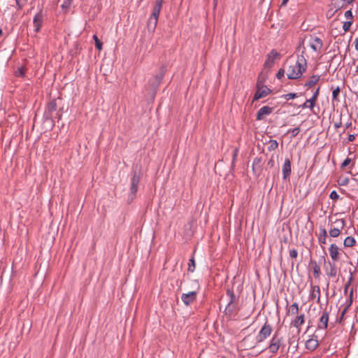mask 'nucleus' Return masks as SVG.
I'll use <instances>...</instances> for the list:
<instances>
[{"mask_svg": "<svg viewBox=\"0 0 358 358\" xmlns=\"http://www.w3.org/2000/svg\"><path fill=\"white\" fill-rule=\"evenodd\" d=\"M303 49H305L303 48ZM305 50H303L301 55L298 57L296 62H289V64L287 69V76L288 79L295 80L301 77L303 72L307 69V62L303 54Z\"/></svg>", "mask_w": 358, "mask_h": 358, "instance_id": "1", "label": "nucleus"}, {"mask_svg": "<svg viewBox=\"0 0 358 358\" xmlns=\"http://www.w3.org/2000/svg\"><path fill=\"white\" fill-rule=\"evenodd\" d=\"M282 337L278 336L277 331L275 332L265 350H268L272 355L276 354L282 345Z\"/></svg>", "mask_w": 358, "mask_h": 358, "instance_id": "2", "label": "nucleus"}, {"mask_svg": "<svg viewBox=\"0 0 358 358\" xmlns=\"http://www.w3.org/2000/svg\"><path fill=\"white\" fill-rule=\"evenodd\" d=\"M273 328L267 321L262 327L259 332L258 333L256 340L257 343H262L265 341L272 333Z\"/></svg>", "mask_w": 358, "mask_h": 358, "instance_id": "3", "label": "nucleus"}, {"mask_svg": "<svg viewBox=\"0 0 358 358\" xmlns=\"http://www.w3.org/2000/svg\"><path fill=\"white\" fill-rule=\"evenodd\" d=\"M308 45L313 51L318 53L321 52L323 48V41L317 36H310L308 41Z\"/></svg>", "mask_w": 358, "mask_h": 358, "instance_id": "4", "label": "nucleus"}, {"mask_svg": "<svg viewBox=\"0 0 358 358\" xmlns=\"http://www.w3.org/2000/svg\"><path fill=\"white\" fill-rule=\"evenodd\" d=\"M199 286L196 290L191 291L187 293H183L181 295V300L185 306L191 305L194 301H196L198 294Z\"/></svg>", "mask_w": 358, "mask_h": 358, "instance_id": "5", "label": "nucleus"}, {"mask_svg": "<svg viewBox=\"0 0 358 358\" xmlns=\"http://www.w3.org/2000/svg\"><path fill=\"white\" fill-rule=\"evenodd\" d=\"M336 227H331L329 230V235L331 237L336 238L341 234V229H343L345 224L343 219L336 220L335 222Z\"/></svg>", "mask_w": 358, "mask_h": 358, "instance_id": "6", "label": "nucleus"}, {"mask_svg": "<svg viewBox=\"0 0 358 358\" xmlns=\"http://www.w3.org/2000/svg\"><path fill=\"white\" fill-rule=\"evenodd\" d=\"M280 58V55L275 50H272L268 55L266 57V60L264 63L265 68H271L274 64V61L275 59H279Z\"/></svg>", "mask_w": 358, "mask_h": 358, "instance_id": "7", "label": "nucleus"}, {"mask_svg": "<svg viewBox=\"0 0 358 358\" xmlns=\"http://www.w3.org/2000/svg\"><path fill=\"white\" fill-rule=\"evenodd\" d=\"M43 22V10L41 9L34 17L33 24L34 27V31L38 33L42 27Z\"/></svg>", "mask_w": 358, "mask_h": 358, "instance_id": "8", "label": "nucleus"}, {"mask_svg": "<svg viewBox=\"0 0 358 358\" xmlns=\"http://www.w3.org/2000/svg\"><path fill=\"white\" fill-rule=\"evenodd\" d=\"M271 92V90L266 86L259 87L257 85V91L253 97V101L266 96Z\"/></svg>", "mask_w": 358, "mask_h": 358, "instance_id": "9", "label": "nucleus"}, {"mask_svg": "<svg viewBox=\"0 0 358 358\" xmlns=\"http://www.w3.org/2000/svg\"><path fill=\"white\" fill-rule=\"evenodd\" d=\"M140 175L136 172L134 171L133 176L131 180V194L134 196L136 195V193L137 192L138 185L140 182Z\"/></svg>", "mask_w": 358, "mask_h": 358, "instance_id": "10", "label": "nucleus"}, {"mask_svg": "<svg viewBox=\"0 0 358 358\" xmlns=\"http://www.w3.org/2000/svg\"><path fill=\"white\" fill-rule=\"evenodd\" d=\"M292 171L291 169V161L289 158H286L285 159L282 172V178L284 180H287L289 178L290 173Z\"/></svg>", "mask_w": 358, "mask_h": 358, "instance_id": "11", "label": "nucleus"}, {"mask_svg": "<svg viewBox=\"0 0 358 358\" xmlns=\"http://www.w3.org/2000/svg\"><path fill=\"white\" fill-rule=\"evenodd\" d=\"M329 322V313L324 311L320 316L319 323L317 324V329H327Z\"/></svg>", "mask_w": 358, "mask_h": 358, "instance_id": "12", "label": "nucleus"}, {"mask_svg": "<svg viewBox=\"0 0 358 358\" xmlns=\"http://www.w3.org/2000/svg\"><path fill=\"white\" fill-rule=\"evenodd\" d=\"M345 6V3L341 2L338 0H331L329 4V10L332 11L331 15H334L337 11Z\"/></svg>", "mask_w": 358, "mask_h": 358, "instance_id": "13", "label": "nucleus"}, {"mask_svg": "<svg viewBox=\"0 0 358 358\" xmlns=\"http://www.w3.org/2000/svg\"><path fill=\"white\" fill-rule=\"evenodd\" d=\"M273 112V108L268 106L262 107L257 113V120H262L265 116L270 115Z\"/></svg>", "mask_w": 358, "mask_h": 358, "instance_id": "14", "label": "nucleus"}, {"mask_svg": "<svg viewBox=\"0 0 358 358\" xmlns=\"http://www.w3.org/2000/svg\"><path fill=\"white\" fill-rule=\"evenodd\" d=\"M238 310V303H228L224 310L227 316H231L234 313L237 312Z\"/></svg>", "mask_w": 358, "mask_h": 358, "instance_id": "15", "label": "nucleus"}, {"mask_svg": "<svg viewBox=\"0 0 358 358\" xmlns=\"http://www.w3.org/2000/svg\"><path fill=\"white\" fill-rule=\"evenodd\" d=\"M56 110H57V103H56L55 100H52L47 104L45 110V115L47 117H51L52 113L55 112Z\"/></svg>", "mask_w": 358, "mask_h": 358, "instance_id": "16", "label": "nucleus"}, {"mask_svg": "<svg viewBox=\"0 0 358 358\" xmlns=\"http://www.w3.org/2000/svg\"><path fill=\"white\" fill-rule=\"evenodd\" d=\"M318 344V341L316 336L313 335L312 337L306 342V348L308 350L313 351L317 348Z\"/></svg>", "mask_w": 358, "mask_h": 358, "instance_id": "17", "label": "nucleus"}, {"mask_svg": "<svg viewBox=\"0 0 358 358\" xmlns=\"http://www.w3.org/2000/svg\"><path fill=\"white\" fill-rule=\"evenodd\" d=\"M158 17L150 16L147 22L148 30L149 32L153 33L157 27Z\"/></svg>", "mask_w": 358, "mask_h": 358, "instance_id": "18", "label": "nucleus"}, {"mask_svg": "<svg viewBox=\"0 0 358 358\" xmlns=\"http://www.w3.org/2000/svg\"><path fill=\"white\" fill-rule=\"evenodd\" d=\"M304 322L305 315L303 313L295 317V318L292 321V325L295 328H299Z\"/></svg>", "mask_w": 358, "mask_h": 358, "instance_id": "19", "label": "nucleus"}, {"mask_svg": "<svg viewBox=\"0 0 358 358\" xmlns=\"http://www.w3.org/2000/svg\"><path fill=\"white\" fill-rule=\"evenodd\" d=\"M311 299H316L317 303L320 302V289L317 285L312 286V291L310 294Z\"/></svg>", "mask_w": 358, "mask_h": 358, "instance_id": "20", "label": "nucleus"}, {"mask_svg": "<svg viewBox=\"0 0 358 358\" xmlns=\"http://www.w3.org/2000/svg\"><path fill=\"white\" fill-rule=\"evenodd\" d=\"M328 265L329 268H327L326 270L327 275L330 277H336L337 275V268L335 263L329 262Z\"/></svg>", "mask_w": 358, "mask_h": 358, "instance_id": "21", "label": "nucleus"}, {"mask_svg": "<svg viewBox=\"0 0 358 358\" xmlns=\"http://www.w3.org/2000/svg\"><path fill=\"white\" fill-rule=\"evenodd\" d=\"M320 79V76L313 75L310 78L309 80L304 84V86L307 88H310L316 85L319 82Z\"/></svg>", "mask_w": 358, "mask_h": 358, "instance_id": "22", "label": "nucleus"}, {"mask_svg": "<svg viewBox=\"0 0 358 358\" xmlns=\"http://www.w3.org/2000/svg\"><path fill=\"white\" fill-rule=\"evenodd\" d=\"M310 266L313 269L314 277L318 278L321 274L320 267L317 265V262L313 259L310 261Z\"/></svg>", "mask_w": 358, "mask_h": 358, "instance_id": "23", "label": "nucleus"}, {"mask_svg": "<svg viewBox=\"0 0 358 358\" xmlns=\"http://www.w3.org/2000/svg\"><path fill=\"white\" fill-rule=\"evenodd\" d=\"M319 92H320V87H317V90L314 92L311 98L309 99H307V103H310L309 106L311 110H313L315 106V103L317 100V97L319 95Z\"/></svg>", "mask_w": 358, "mask_h": 358, "instance_id": "24", "label": "nucleus"}, {"mask_svg": "<svg viewBox=\"0 0 358 358\" xmlns=\"http://www.w3.org/2000/svg\"><path fill=\"white\" fill-rule=\"evenodd\" d=\"M352 296H353V289H352L349 294V304H347L345 306V307L344 308V309L342 310L341 314V320H343L344 315L345 314V313L347 312L348 308L352 306V302H353Z\"/></svg>", "mask_w": 358, "mask_h": 358, "instance_id": "25", "label": "nucleus"}, {"mask_svg": "<svg viewBox=\"0 0 358 358\" xmlns=\"http://www.w3.org/2000/svg\"><path fill=\"white\" fill-rule=\"evenodd\" d=\"M226 294L229 298L228 303H237L238 298L235 295L234 292L232 289H227L226 291Z\"/></svg>", "mask_w": 358, "mask_h": 358, "instance_id": "26", "label": "nucleus"}, {"mask_svg": "<svg viewBox=\"0 0 358 358\" xmlns=\"http://www.w3.org/2000/svg\"><path fill=\"white\" fill-rule=\"evenodd\" d=\"M299 313V304L297 303H294L292 304L287 310V314L288 315H296Z\"/></svg>", "mask_w": 358, "mask_h": 358, "instance_id": "27", "label": "nucleus"}, {"mask_svg": "<svg viewBox=\"0 0 358 358\" xmlns=\"http://www.w3.org/2000/svg\"><path fill=\"white\" fill-rule=\"evenodd\" d=\"M331 89H333L332 92V101H338V96L341 92V87L339 86H337L336 87H331Z\"/></svg>", "mask_w": 358, "mask_h": 358, "instance_id": "28", "label": "nucleus"}, {"mask_svg": "<svg viewBox=\"0 0 358 358\" xmlns=\"http://www.w3.org/2000/svg\"><path fill=\"white\" fill-rule=\"evenodd\" d=\"M327 233L325 229H320L319 242L321 244H326V239L327 238Z\"/></svg>", "mask_w": 358, "mask_h": 358, "instance_id": "29", "label": "nucleus"}, {"mask_svg": "<svg viewBox=\"0 0 358 358\" xmlns=\"http://www.w3.org/2000/svg\"><path fill=\"white\" fill-rule=\"evenodd\" d=\"M268 145V150L270 152L276 150L278 147V143L276 140H269Z\"/></svg>", "mask_w": 358, "mask_h": 358, "instance_id": "30", "label": "nucleus"}, {"mask_svg": "<svg viewBox=\"0 0 358 358\" xmlns=\"http://www.w3.org/2000/svg\"><path fill=\"white\" fill-rule=\"evenodd\" d=\"M355 244V240L352 236H348L344 239L343 246H354Z\"/></svg>", "mask_w": 358, "mask_h": 358, "instance_id": "31", "label": "nucleus"}, {"mask_svg": "<svg viewBox=\"0 0 358 358\" xmlns=\"http://www.w3.org/2000/svg\"><path fill=\"white\" fill-rule=\"evenodd\" d=\"M73 0H64L61 7L64 12H68L71 8Z\"/></svg>", "mask_w": 358, "mask_h": 358, "instance_id": "32", "label": "nucleus"}, {"mask_svg": "<svg viewBox=\"0 0 358 358\" xmlns=\"http://www.w3.org/2000/svg\"><path fill=\"white\" fill-rule=\"evenodd\" d=\"M338 248H329V254L331 259L334 261L337 260L338 255Z\"/></svg>", "mask_w": 358, "mask_h": 358, "instance_id": "33", "label": "nucleus"}, {"mask_svg": "<svg viewBox=\"0 0 358 358\" xmlns=\"http://www.w3.org/2000/svg\"><path fill=\"white\" fill-rule=\"evenodd\" d=\"M162 10V7L159 6L155 5L152 9V12L150 16L158 17L159 16L160 12Z\"/></svg>", "mask_w": 358, "mask_h": 358, "instance_id": "34", "label": "nucleus"}, {"mask_svg": "<svg viewBox=\"0 0 358 358\" xmlns=\"http://www.w3.org/2000/svg\"><path fill=\"white\" fill-rule=\"evenodd\" d=\"M238 152H239L238 148H235L234 149V150H233V155H232V162H231V166L232 167L235 166V164H236V159H237V157H238Z\"/></svg>", "mask_w": 358, "mask_h": 358, "instance_id": "35", "label": "nucleus"}, {"mask_svg": "<svg viewBox=\"0 0 358 358\" xmlns=\"http://www.w3.org/2000/svg\"><path fill=\"white\" fill-rule=\"evenodd\" d=\"M353 280V274L350 271V276L348 278V280L346 282V284L345 285V287H344V293L345 294H347L348 292V287H350V285H351L352 282Z\"/></svg>", "mask_w": 358, "mask_h": 358, "instance_id": "36", "label": "nucleus"}, {"mask_svg": "<svg viewBox=\"0 0 358 358\" xmlns=\"http://www.w3.org/2000/svg\"><path fill=\"white\" fill-rule=\"evenodd\" d=\"M93 39L94 40V42H95V47L99 50H102V46H103V43H101V41L99 39L98 36L96 35H94L93 36Z\"/></svg>", "mask_w": 358, "mask_h": 358, "instance_id": "37", "label": "nucleus"}, {"mask_svg": "<svg viewBox=\"0 0 358 358\" xmlns=\"http://www.w3.org/2000/svg\"><path fill=\"white\" fill-rule=\"evenodd\" d=\"M195 270V261L194 257H192L189 260L188 263V271L189 272H194Z\"/></svg>", "mask_w": 358, "mask_h": 358, "instance_id": "38", "label": "nucleus"}, {"mask_svg": "<svg viewBox=\"0 0 358 358\" xmlns=\"http://www.w3.org/2000/svg\"><path fill=\"white\" fill-rule=\"evenodd\" d=\"M353 24V21H346L343 22V29L344 32H347L350 29L351 26Z\"/></svg>", "mask_w": 358, "mask_h": 358, "instance_id": "39", "label": "nucleus"}, {"mask_svg": "<svg viewBox=\"0 0 358 358\" xmlns=\"http://www.w3.org/2000/svg\"><path fill=\"white\" fill-rule=\"evenodd\" d=\"M163 76H164V73H162L160 75H157L155 76V78H154L155 88H157L159 86Z\"/></svg>", "mask_w": 358, "mask_h": 358, "instance_id": "40", "label": "nucleus"}, {"mask_svg": "<svg viewBox=\"0 0 358 358\" xmlns=\"http://www.w3.org/2000/svg\"><path fill=\"white\" fill-rule=\"evenodd\" d=\"M298 96L297 94L296 93H288V94H283L282 95V97L287 100V101H289L292 99H294V98H296Z\"/></svg>", "mask_w": 358, "mask_h": 358, "instance_id": "41", "label": "nucleus"}, {"mask_svg": "<svg viewBox=\"0 0 358 358\" xmlns=\"http://www.w3.org/2000/svg\"><path fill=\"white\" fill-rule=\"evenodd\" d=\"M344 16L348 20L347 21H353L354 16L351 10L345 11Z\"/></svg>", "mask_w": 358, "mask_h": 358, "instance_id": "42", "label": "nucleus"}, {"mask_svg": "<svg viewBox=\"0 0 358 358\" xmlns=\"http://www.w3.org/2000/svg\"><path fill=\"white\" fill-rule=\"evenodd\" d=\"M15 74L17 77H23L24 76L25 71L23 67H20L15 71Z\"/></svg>", "mask_w": 358, "mask_h": 358, "instance_id": "43", "label": "nucleus"}, {"mask_svg": "<svg viewBox=\"0 0 358 358\" xmlns=\"http://www.w3.org/2000/svg\"><path fill=\"white\" fill-rule=\"evenodd\" d=\"M352 162V159L349 157H347L341 164V169H343L346 166H348Z\"/></svg>", "mask_w": 358, "mask_h": 358, "instance_id": "44", "label": "nucleus"}, {"mask_svg": "<svg viewBox=\"0 0 358 358\" xmlns=\"http://www.w3.org/2000/svg\"><path fill=\"white\" fill-rule=\"evenodd\" d=\"M349 178H341L338 180V183L340 185L342 186H346L349 182Z\"/></svg>", "mask_w": 358, "mask_h": 358, "instance_id": "45", "label": "nucleus"}, {"mask_svg": "<svg viewBox=\"0 0 358 358\" xmlns=\"http://www.w3.org/2000/svg\"><path fill=\"white\" fill-rule=\"evenodd\" d=\"M300 131L299 127H295L292 129H289L288 133H292L293 137L296 136Z\"/></svg>", "mask_w": 358, "mask_h": 358, "instance_id": "46", "label": "nucleus"}, {"mask_svg": "<svg viewBox=\"0 0 358 358\" xmlns=\"http://www.w3.org/2000/svg\"><path fill=\"white\" fill-rule=\"evenodd\" d=\"M329 197L332 200H337L339 198V195L336 190H333L329 195Z\"/></svg>", "mask_w": 358, "mask_h": 358, "instance_id": "47", "label": "nucleus"}, {"mask_svg": "<svg viewBox=\"0 0 358 358\" xmlns=\"http://www.w3.org/2000/svg\"><path fill=\"white\" fill-rule=\"evenodd\" d=\"M284 75H285V70L282 69H280L278 72L276 74V77L278 78V79H281L282 78L284 77Z\"/></svg>", "mask_w": 358, "mask_h": 358, "instance_id": "48", "label": "nucleus"}, {"mask_svg": "<svg viewBox=\"0 0 358 358\" xmlns=\"http://www.w3.org/2000/svg\"><path fill=\"white\" fill-rule=\"evenodd\" d=\"M298 252L295 249H292L289 251V256L291 258H296Z\"/></svg>", "mask_w": 358, "mask_h": 358, "instance_id": "49", "label": "nucleus"}, {"mask_svg": "<svg viewBox=\"0 0 358 358\" xmlns=\"http://www.w3.org/2000/svg\"><path fill=\"white\" fill-rule=\"evenodd\" d=\"M348 141H349V142H352V141H355V134H350V135L348 136Z\"/></svg>", "mask_w": 358, "mask_h": 358, "instance_id": "50", "label": "nucleus"}, {"mask_svg": "<svg viewBox=\"0 0 358 358\" xmlns=\"http://www.w3.org/2000/svg\"><path fill=\"white\" fill-rule=\"evenodd\" d=\"M163 1H164V0H155V5L162 7Z\"/></svg>", "mask_w": 358, "mask_h": 358, "instance_id": "51", "label": "nucleus"}, {"mask_svg": "<svg viewBox=\"0 0 358 358\" xmlns=\"http://www.w3.org/2000/svg\"><path fill=\"white\" fill-rule=\"evenodd\" d=\"M310 103H307V100L301 106V108H310Z\"/></svg>", "mask_w": 358, "mask_h": 358, "instance_id": "52", "label": "nucleus"}, {"mask_svg": "<svg viewBox=\"0 0 358 358\" xmlns=\"http://www.w3.org/2000/svg\"><path fill=\"white\" fill-rule=\"evenodd\" d=\"M354 43H355V48L358 52V37L355 38Z\"/></svg>", "mask_w": 358, "mask_h": 358, "instance_id": "53", "label": "nucleus"}, {"mask_svg": "<svg viewBox=\"0 0 358 358\" xmlns=\"http://www.w3.org/2000/svg\"><path fill=\"white\" fill-rule=\"evenodd\" d=\"M260 162V159L259 158H255L253 161V164H252V168L254 169V166H255V164H258Z\"/></svg>", "mask_w": 358, "mask_h": 358, "instance_id": "54", "label": "nucleus"}, {"mask_svg": "<svg viewBox=\"0 0 358 358\" xmlns=\"http://www.w3.org/2000/svg\"><path fill=\"white\" fill-rule=\"evenodd\" d=\"M341 124H342V122H341V121L340 120L338 122H336V123L334 124V127H335L336 128H339V127L341 126Z\"/></svg>", "mask_w": 358, "mask_h": 358, "instance_id": "55", "label": "nucleus"}, {"mask_svg": "<svg viewBox=\"0 0 358 358\" xmlns=\"http://www.w3.org/2000/svg\"><path fill=\"white\" fill-rule=\"evenodd\" d=\"M17 6L19 9H21L22 8V6L20 3L19 0H15Z\"/></svg>", "mask_w": 358, "mask_h": 358, "instance_id": "56", "label": "nucleus"}, {"mask_svg": "<svg viewBox=\"0 0 358 358\" xmlns=\"http://www.w3.org/2000/svg\"><path fill=\"white\" fill-rule=\"evenodd\" d=\"M289 0H282L281 3V6H284L287 4Z\"/></svg>", "mask_w": 358, "mask_h": 358, "instance_id": "57", "label": "nucleus"}, {"mask_svg": "<svg viewBox=\"0 0 358 358\" xmlns=\"http://www.w3.org/2000/svg\"><path fill=\"white\" fill-rule=\"evenodd\" d=\"M351 126H352V122H347V123L345 124V127H346V128H349V127H350Z\"/></svg>", "mask_w": 358, "mask_h": 358, "instance_id": "58", "label": "nucleus"}, {"mask_svg": "<svg viewBox=\"0 0 358 358\" xmlns=\"http://www.w3.org/2000/svg\"><path fill=\"white\" fill-rule=\"evenodd\" d=\"M355 1V0H347V4H351Z\"/></svg>", "mask_w": 358, "mask_h": 358, "instance_id": "59", "label": "nucleus"}, {"mask_svg": "<svg viewBox=\"0 0 358 358\" xmlns=\"http://www.w3.org/2000/svg\"><path fill=\"white\" fill-rule=\"evenodd\" d=\"M347 304H349V298L347 299V301H346V302H345V306H346Z\"/></svg>", "mask_w": 358, "mask_h": 358, "instance_id": "60", "label": "nucleus"}, {"mask_svg": "<svg viewBox=\"0 0 358 358\" xmlns=\"http://www.w3.org/2000/svg\"><path fill=\"white\" fill-rule=\"evenodd\" d=\"M331 247H333V246H336L335 243H331L330 245Z\"/></svg>", "mask_w": 358, "mask_h": 358, "instance_id": "61", "label": "nucleus"}, {"mask_svg": "<svg viewBox=\"0 0 358 358\" xmlns=\"http://www.w3.org/2000/svg\"><path fill=\"white\" fill-rule=\"evenodd\" d=\"M2 34V30L0 29V36Z\"/></svg>", "mask_w": 358, "mask_h": 358, "instance_id": "62", "label": "nucleus"}, {"mask_svg": "<svg viewBox=\"0 0 358 358\" xmlns=\"http://www.w3.org/2000/svg\"><path fill=\"white\" fill-rule=\"evenodd\" d=\"M357 69H358V65H357Z\"/></svg>", "mask_w": 358, "mask_h": 358, "instance_id": "63", "label": "nucleus"}, {"mask_svg": "<svg viewBox=\"0 0 358 358\" xmlns=\"http://www.w3.org/2000/svg\"><path fill=\"white\" fill-rule=\"evenodd\" d=\"M286 358H287V357Z\"/></svg>", "mask_w": 358, "mask_h": 358, "instance_id": "64", "label": "nucleus"}]
</instances>
